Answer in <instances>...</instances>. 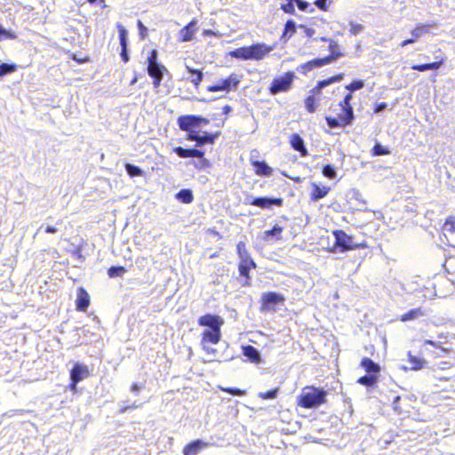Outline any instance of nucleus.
<instances>
[{
    "instance_id": "f257e3e1",
    "label": "nucleus",
    "mask_w": 455,
    "mask_h": 455,
    "mask_svg": "<svg viewBox=\"0 0 455 455\" xmlns=\"http://www.w3.org/2000/svg\"><path fill=\"white\" fill-rule=\"evenodd\" d=\"M326 395L327 392L323 388L307 386L302 389L298 404L307 409L316 408L325 403Z\"/></svg>"
},
{
    "instance_id": "f03ea898",
    "label": "nucleus",
    "mask_w": 455,
    "mask_h": 455,
    "mask_svg": "<svg viewBox=\"0 0 455 455\" xmlns=\"http://www.w3.org/2000/svg\"><path fill=\"white\" fill-rule=\"evenodd\" d=\"M272 47L267 46L264 44H255L251 46H243L237 48L229 52V55L235 59L243 60H262L268 52L272 51Z\"/></svg>"
},
{
    "instance_id": "7ed1b4c3",
    "label": "nucleus",
    "mask_w": 455,
    "mask_h": 455,
    "mask_svg": "<svg viewBox=\"0 0 455 455\" xmlns=\"http://www.w3.org/2000/svg\"><path fill=\"white\" fill-rule=\"evenodd\" d=\"M334 237H335V246L339 248V251L340 252H344L346 251L349 250H355V249H360V248H365L366 244L362 243H356L354 242V237L351 235H348L345 231L343 230H335L332 232Z\"/></svg>"
},
{
    "instance_id": "20e7f679",
    "label": "nucleus",
    "mask_w": 455,
    "mask_h": 455,
    "mask_svg": "<svg viewBox=\"0 0 455 455\" xmlns=\"http://www.w3.org/2000/svg\"><path fill=\"white\" fill-rule=\"evenodd\" d=\"M295 75L293 72L289 71L283 76L273 79L269 86V92L272 95H276L280 92H287L291 87Z\"/></svg>"
},
{
    "instance_id": "39448f33",
    "label": "nucleus",
    "mask_w": 455,
    "mask_h": 455,
    "mask_svg": "<svg viewBox=\"0 0 455 455\" xmlns=\"http://www.w3.org/2000/svg\"><path fill=\"white\" fill-rule=\"evenodd\" d=\"M177 123L180 130L190 132L199 128L202 124H208L209 120L200 116L186 115L180 116Z\"/></svg>"
},
{
    "instance_id": "423d86ee",
    "label": "nucleus",
    "mask_w": 455,
    "mask_h": 455,
    "mask_svg": "<svg viewBox=\"0 0 455 455\" xmlns=\"http://www.w3.org/2000/svg\"><path fill=\"white\" fill-rule=\"evenodd\" d=\"M244 204L246 205L257 206L261 209H270L274 205L282 206L283 199L267 196L254 197L252 196L248 195L244 199Z\"/></svg>"
},
{
    "instance_id": "0eeeda50",
    "label": "nucleus",
    "mask_w": 455,
    "mask_h": 455,
    "mask_svg": "<svg viewBox=\"0 0 455 455\" xmlns=\"http://www.w3.org/2000/svg\"><path fill=\"white\" fill-rule=\"evenodd\" d=\"M240 80L237 75L232 74L226 79L220 80L216 84L210 85L207 90L212 92H229L233 88H236Z\"/></svg>"
},
{
    "instance_id": "6e6552de",
    "label": "nucleus",
    "mask_w": 455,
    "mask_h": 455,
    "mask_svg": "<svg viewBox=\"0 0 455 455\" xmlns=\"http://www.w3.org/2000/svg\"><path fill=\"white\" fill-rule=\"evenodd\" d=\"M212 446V443L202 439H196L188 443L182 451L183 455H198L202 451Z\"/></svg>"
},
{
    "instance_id": "1a4fd4ad",
    "label": "nucleus",
    "mask_w": 455,
    "mask_h": 455,
    "mask_svg": "<svg viewBox=\"0 0 455 455\" xmlns=\"http://www.w3.org/2000/svg\"><path fill=\"white\" fill-rule=\"evenodd\" d=\"M431 27H432V25H430V24H422V23L417 24V26L411 31V37L408 38L406 40H403L401 43V46L404 47L408 44H413L414 42H416L418 39H419L423 36L428 34Z\"/></svg>"
},
{
    "instance_id": "9d476101",
    "label": "nucleus",
    "mask_w": 455,
    "mask_h": 455,
    "mask_svg": "<svg viewBox=\"0 0 455 455\" xmlns=\"http://www.w3.org/2000/svg\"><path fill=\"white\" fill-rule=\"evenodd\" d=\"M223 323V319L216 315L206 314L198 319L199 325L209 327V329L220 330Z\"/></svg>"
},
{
    "instance_id": "9b49d317",
    "label": "nucleus",
    "mask_w": 455,
    "mask_h": 455,
    "mask_svg": "<svg viewBox=\"0 0 455 455\" xmlns=\"http://www.w3.org/2000/svg\"><path fill=\"white\" fill-rule=\"evenodd\" d=\"M89 376L88 367L84 364L76 363L70 371V380L79 383Z\"/></svg>"
},
{
    "instance_id": "f8f14e48",
    "label": "nucleus",
    "mask_w": 455,
    "mask_h": 455,
    "mask_svg": "<svg viewBox=\"0 0 455 455\" xmlns=\"http://www.w3.org/2000/svg\"><path fill=\"white\" fill-rule=\"evenodd\" d=\"M443 232L449 244L455 247V217H450L445 220Z\"/></svg>"
},
{
    "instance_id": "ddd939ff",
    "label": "nucleus",
    "mask_w": 455,
    "mask_h": 455,
    "mask_svg": "<svg viewBox=\"0 0 455 455\" xmlns=\"http://www.w3.org/2000/svg\"><path fill=\"white\" fill-rule=\"evenodd\" d=\"M165 71V67L161 64L148 67V73L154 79L153 84L156 88H157L160 85L161 81L163 79L164 72Z\"/></svg>"
},
{
    "instance_id": "4468645a",
    "label": "nucleus",
    "mask_w": 455,
    "mask_h": 455,
    "mask_svg": "<svg viewBox=\"0 0 455 455\" xmlns=\"http://www.w3.org/2000/svg\"><path fill=\"white\" fill-rule=\"evenodd\" d=\"M175 154L181 158L196 157L202 158L204 152L196 148H183L181 147H176L173 148Z\"/></svg>"
},
{
    "instance_id": "2eb2a0df",
    "label": "nucleus",
    "mask_w": 455,
    "mask_h": 455,
    "mask_svg": "<svg viewBox=\"0 0 455 455\" xmlns=\"http://www.w3.org/2000/svg\"><path fill=\"white\" fill-rule=\"evenodd\" d=\"M290 143L291 148L299 152L301 156H307L308 152L305 146L304 140L298 133H292L290 138Z\"/></svg>"
},
{
    "instance_id": "dca6fc26",
    "label": "nucleus",
    "mask_w": 455,
    "mask_h": 455,
    "mask_svg": "<svg viewBox=\"0 0 455 455\" xmlns=\"http://www.w3.org/2000/svg\"><path fill=\"white\" fill-rule=\"evenodd\" d=\"M327 64H330V60L327 59H315L300 65L298 68V70L301 73L306 74L308 71L312 70L313 68H320Z\"/></svg>"
},
{
    "instance_id": "f3484780",
    "label": "nucleus",
    "mask_w": 455,
    "mask_h": 455,
    "mask_svg": "<svg viewBox=\"0 0 455 455\" xmlns=\"http://www.w3.org/2000/svg\"><path fill=\"white\" fill-rule=\"evenodd\" d=\"M261 299L264 307H269L283 302L284 297L282 294L270 291L263 293Z\"/></svg>"
},
{
    "instance_id": "a211bd4d",
    "label": "nucleus",
    "mask_w": 455,
    "mask_h": 455,
    "mask_svg": "<svg viewBox=\"0 0 455 455\" xmlns=\"http://www.w3.org/2000/svg\"><path fill=\"white\" fill-rule=\"evenodd\" d=\"M76 309L79 311H84L87 309L90 304V297L87 291L84 288H79L76 296Z\"/></svg>"
},
{
    "instance_id": "6ab92c4d",
    "label": "nucleus",
    "mask_w": 455,
    "mask_h": 455,
    "mask_svg": "<svg viewBox=\"0 0 455 455\" xmlns=\"http://www.w3.org/2000/svg\"><path fill=\"white\" fill-rule=\"evenodd\" d=\"M221 338L220 330L207 329L203 332L202 344L212 343L217 344Z\"/></svg>"
},
{
    "instance_id": "aec40b11",
    "label": "nucleus",
    "mask_w": 455,
    "mask_h": 455,
    "mask_svg": "<svg viewBox=\"0 0 455 455\" xmlns=\"http://www.w3.org/2000/svg\"><path fill=\"white\" fill-rule=\"evenodd\" d=\"M196 21L193 20L187 26L180 30V37L181 42H189L192 40L196 32Z\"/></svg>"
},
{
    "instance_id": "412c9836",
    "label": "nucleus",
    "mask_w": 455,
    "mask_h": 455,
    "mask_svg": "<svg viewBox=\"0 0 455 455\" xmlns=\"http://www.w3.org/2000/svg\"><path fill=\"white\" fill-rule=\"evenodd\" d=\"M251 164L255 168V173L259 176L268 177L272 174V168L264 161H252Z\"/></svg>"
},
{
    "instance_id": "4be33fe9",
    "label": "nucleus",
    "mask_w": 455,
    "mask_h": 455,
    "mask_svg": "<svg viewBox=\"0 0 455 455\" xmlns=\"http://www.w3.org/2000/svg\"><path fill=\"white\" fill-rule=\"evenodd\" d=\"M243 354L252 363H258L260 362L261 358L259 350L251 345L243 347Z\"/></svg>"
},
{
    "instance_id": "5701e85b",
    "label": "nucleus",
    "mask_w": 455,
    "mask_h": 455,
    "mask_svg": "<svg viewBox=\"0 0 455 455\" xmlns=\"http://www.w3.org/2000/svg\"><path fill=\"white\" fill-rule=\"evenodd\" d=\"M361 366L364 368L368 374H374L378 376L380 371L379 365L368 357L363 358Z\"/></svg>"
},
{
    "instance_id": "b1692460",
    "label": "nucleus",
    "mask_w": 455,
    "mask_h": 455,
    "mask_svg": "<svg viewBox=\"0 0 455 455\" xmlns=\"http://www.w3.org/2000/svg\"><path fill=\"white\" fill-rule=\"evenodd\" d=\"M251 267H256V264L251 259H245L243 260H240L239 273L242 276L249 278V271Z\"/></svg>"
},
{
    "instance_id": "393cba45",
    "label": "nucleus",
    "mask_w": 455,
    "mask_h": 455,
    "mask_svg": "<svg viewBox=\"0 0 455 455\" xmlns=\"http://www.w3.org/2000/svg\"><path fill=\"white\" fill-rule=\"evenodd\" d=\"M330 191V188L328 187H320L316 184H313V191L311 195V199L313 201H318L323 198L328 192Z\"/></svg>"
},
{
    "instance_id": "a878e982",
    "label": "nucleus",
    "mask_w": 455,
    "mask_h": 455,
    "mask_svg": "<svg viewBox=\"0 0 455 455\" xmlns=\"http://www.w3.org/2000/svg\"><path fill=\"white\" fill-rule=\"evenodd\" d=\"M443 65V61H435L431 63H426V64H419V65H413L411 67V69L417 70L419 72H424L427 70H437L441 68Z\"/></svg>"
},
{
    "instance_id": "bb28decb",
    "label": "nucleus",
    "mask_w": 455,
    "mask_h": 455,
    "mask_svg": "<svg viewBox=\"0 0 455 455\" xmlns=\"http://www.w3.org/2000/svg\"><path fill=\"white\" fill-rule=\"evenodd\" d=\"M187 70L190 73V82L196 86L198 87V85L201 84L204 78V74L202 71L198 69L192 68L188 66H186Z\"/></svg>"
},
{
    "instance_id": "cd10ccee",
    "label": "nucleus",
    "mask_w": 455,
    "mask_h": 455,
    "mask_svg": "<svg viewBox=\"0 0 455 455\" xmlns=\"http://www.w3.org/2000/svg\"><path fill=\"white\" fill-rule=\"evenodd\" d=\"M342 111L343 113L339 116L342 124L346 126L351 124L355 118L353 108L348 107L342 109Z\"/></svg>"
},
{
    "instance_id": "c85d7f7f",
    "label": "nucleus",
    "mask_w": 455,
    "mask_h": 455,
    "mask_svg": "<svg viewBox=\"0 0 455 455\" xmlns=\"http://www.w3.org/2000/svg\"><path fill=\"white\" fill-rule=\"evenodd\" d=\"M409 363L411 364L410 369L412 371H419L424 368L427 363L426 361L422 358L412 355L410 352L408 353Z\"/></svg>"
},
{
    "instance_id": "c756f323",
    "label": "nucleus",
    "mask_w": 455,
    "mask_h": 455,
    "mask_svg": "<svg viewBox=\"0 0 455 455\" xmlns=\"http://www.w3.org/2000/svg\"><path fill=\"white\" fill-rule=\"evenodd\" d=\"M329 49L331 52V55L325 57L324 59L329 60L330 63L336 60L339 57H340L342 55L341 52H339V44L334 41H331Z\"/></svg>"
},
{
    "instance_id": "7c9ffc66",
    "label": "nucleus",
    "mask_w": 455,
    "mask_h": 455,
    "mask_svg": "<svg viewBox=\"0 0 455 455\" xmlns=\"http://www.w3.org/2000/svg\"><path fill=\"white\" fill-rule=\"evenodd\" d=\"M176 198L184 204H189L193 201L194 196L190 189H181L176 194Z\"/></svg>"
},
{
    "instance_id": "2f4dec72",
    "label": "nucleus",
    "mask_w": 455,
    "mask_h": 455,
    "mask_svg": "<svg viewBox=\"0 0 455 455\" xmlns=\"http://www.w3.org/2000/svg\"><path fill=\"white\" fill-rule=\"evenodd\" d=\"M378 381V376L374 374H367L358 379L357 382L363 386L371 387Z\"/></svg>"
},
{
    "instance_id": "473e14b6",
    "label": "nucleus",
    "mask_w": 455,
    "mask_h": 455,
    "mask_svg": "<svg viewBox=\"0 0 455 455\" xmlns=\"http://www.w3.org/2000/svg\"><path fill=\"white\" fill-rule=\"evenodd\" d=\"M423 315H424V313L421 311L420 308H414V309H411L409 312L405 313L404 315H403L401 316V321L402 322L411 321V320L417 319Z\"/></svg>"
},
{
    "instance_id": "72a5a7b5",
    "label": "nucleus",
    "mask_w": 455,
    "mask_h": 455,
    "mask_svg": "<svg viewBox=\"0 0 455 455\" xmlns=\"http://www.w3.org/2000/svg\"><path fill=\"white\" fill-rule=\"evenodd\" d=\"M435 378L437 380L446 381L449 383L448 386L445 387V389H447V390L455 389V375L454 376L442 375V374H439L436 372L435 374Z\"/></svg>"
},
{
    "instance_id": "f704fd0d",
    "label": "nucleus",
    "mask_w": 455,
    "mask_h": 455,
    "mask_svg": "<svg viewBox=\"0 0 455 455\" xmlns=\"http://www.w3.org/2000/svg\"><path fill=\"white\" fill-rule=\"evenodd\" d=\"M119 32V40L121 48L128 47V31L126 28L120 23L116 24Z\"/></svg>"
},
{
    "instance_id": "c9c22d12",
    "label": "nucleus",
    "mask_w": 455,
    "mask_h": 455,
    "mask_svg": "<svg viewBox=\"0 0 455 455\" xmlns=\"http://www.w3.org/2000/svg\"><path fill=\"white\" fill-rule=\"evenodd\" d=\"M296 32V23L292 20H289L286 21L284 25V29L283 32V37L291 38L293 34Z\"/></svg>"
},
{
    "instance_id": "e433bc0d",
    "label": "nucleus",
    "mask_w": 455,
    "mask_h": 455,
    "mask_svg": "<svg viewBox=\"0 0 455 455\" xmlns=\"http://www.w3.org/2000/svg\"><path fill=\"white\" fill-rule=\"evenodd\" d=\"M340 79L341 76H336L329 79L320 81L318 82L317 86L313 90V92L319 93L323 88H325L326 86L334 82L339 81Z\"/></svg>"
},
{
    "instance_id": "4c0bfd02",
    "label": "nucleus",
    "mask_w": 455,
    "mask_h": 455,
    "mask_svg": "<svg viewBox=\"0 0 455 455\" xmlns=\"http://www.w3.org/2000/svg\"><path fill=\"white\" fill-rule=\"evenodd\" d=\"M219 133L212 134L207 132H204L203 134H200V142L199 147L204 146V144H212L215 139L218 137Z\"/></svg>"
},
{
    "instance_id": "58836bf2",
    "label": "nucleus",
    "mask_w": 455,
    "mask_h": 455,
    "mask_svg": "<svg viewBox=\"0 0 455 455\" xmlns=\"http://www.w3.org/2000/svg\"><path fill=\"white\" fill-rule=\"evenodd\" d=\"M125 171L131 177H139L143 174V171L139 166L132 164H125Z\"/></svg>"
},
{
    "instance_id": "ea45409f",
    "label": "nucleus",
    "mask_w": 455,
    "mask_h": 455,
    "mask_svg": "<svg viewBox=\"0 0 455 455\" xmlns=\"http://www.w3.org/2000/svg\"><path fill=\"white\" fill-rule=\"evenodd\" d=\"M124 273H126V268L120 266H113L108 270V275L111 278L122 276Z\"/></svg>"
},
{
    "instance_id": "a19ab883",
    "label": "nucleus",
    "mask_w": 455,
    "mask_h": 455,
    "mask_svg": "<svg viewBox=\"0 0 455 455\" xmlns=\"http://www.w3.org/2000/svg\"><path fill=\"white\" fill-rule=\"evenodd\" d=\"M283 228L278 225H275L271 229L265 231V238L269 236H276V239H281V233Z\"/></svg>"
},
{
    "instance_id": "79ce46f5",
    "label": "nucleus",
    "mask_w": 455,
    "mask_h": 455,
    "mask_svg": "<svg viewBox=\"0 0 455 455\" xmlns=\"http://www.w3.org/2000/svg\"><path fill=\"white\" fill-rule=\"evenodd\" d=\"M322 173L324 177L331 180L335 179L337 175L335 167L331 164H325L323 167Z\"/></svg>"
},
{
    "instance_id": "37998d69",
    "label": "nucleus",
    "mask_w": 455,
    "mask_h": 455,
    "mask_svg": "<svg viewBox=\"0 0 455 455\" xmlns=\"http://www.w3.org/2000/svg\"><path fill=\"white\" fill-rule=\"evenodd\" d=\"M16 70V65L14 64H8V63H2L0 65V77L11 74Z\"/></svg>"
},
{
    "instance_id": "c03bdc74",
    "label": "nucleus",
    "mask_w": 455,
    "mask_h": 455,
    "mask_svg": "<svg viewBox=\"0 0 455 455\" xmlns=\"http://www.w3.org/2000/svg\"><path fill=\"white\" fill-rule=\"evenodd\" d=\"M294 3L297 4L298 8L306 12L312 13L315 9L310 6V4L304 0H294Z\"/></svg>"
},
{
    "instance_id": "a18cd8bd",
    "label": "nucleus",
    "mask_w": 455,
    "mask_h": 455,
    "mask_svg": "<svg viewBox=\"0 0 455 455\" xmlns=\"http://www.w3.org/2000/svg\"><path fill=\"white\" fill-rule=\"evenodd\" d=\"M236 250H237V253L239 255L240 260H243L245 259H251L247 252L244 243L239 242L236 245Z\"/></svg>"
},
{
    "instance_id": "49530a36",
    "label": "nucleus",
    "mask_w": 455,
    "mask_h": 455,
    "mask_svg": "<svg viewBox=\"0 0 455 455\" xmlns=\"http://www.w3.org/2000/svg\"><path fill=\"white\" fill-rule=\"evenodd\" d=\"M279 389L275 388L267 392H260L259 396L265 400H273L276 398Z\"/></svg>"
},
{
    "instance_id": "de8ad7c7",
    "label": "nucleus",
    "mask_w": 455,
    "mask_h": 455,
    "mask_svg": "<svg viewBox=\"0 0 455 455\" xmlns=\"http://www.w3.org/2000/svg\"><path fill=\"white\" fill-rule=\"evenodd\" d=\"M306 108L308 112L314 113L316 110L315 99L314 96H308L305 100Z\"/></svg>"
},
{
    "instance_id": "09e8293b",
    "label": "nucleus",
    "mask_w": 455,
    "mask_h": 455,
    "mask_svg": "<svg viewBox=\"0 0 455 455\" xmlns=\"http://www.w3.org/2000/svg\"><path fill=\"white\" fill-rule=\"evenodd\" d=\"M325 120L330 128H337V127L344 126L342 124V122L339 119V116L338 118L326 116Z\"/></svg>"
},
{
    "instance_id": "8fccbe9b",
    "label": "nucleus",
    "mask_w": 455,
    "mask_h": 455,
    "mask_svg": "<svg viewBox=\"0 0 455 455\" xmlns=\"http://www.w3.org/2000/svg\"><path fill=\"white\" fill-rule=\"evenodd\" d=\"M364 86L363 80H354L351 84L346 86V89L350 92H355L362 89Z\"/></svg>"
},
{
    "instance_id": "3c124183",
    "label": "nucleus",
    "mask_w": 455,
    "mask_h": 455,
    "mask_svg": "<svg viewBox=\"0 0 455 455\" xmlns=\"http://www.w3.org/2000/svg\"><path fill=\"white\" fill-rule=\"evenodd\" d=\"M187 132H188L187 140H191V141H196V146L199 147L200 132L198 131H196V130H192V131Z\"/></svg>"
},
{
    "instance_id": "603ef678",
    "label": "nucleus",
    "mask_w": 455,
    "mask_h": 455,
    "mask_svg": "<svg viewBox=\"0 0 455 455\" xmlns=\"http://www.w3.org/2000/svg\"><path fill=\"white\" fill-rule=\"evenodd\" d=\"M372 152L374 156H385L388 154V150L379 143L373 147Z\"/></svg>"
},
{
    "instance_id": "864d4df0",
    "label": "nucleus",
    "mask_w": 455,
    "mask_h": 455,
    "mask_svg": "<svg viewBox=\"0 0 455 455\" xmlns=\"http://www.w3.org/2000/svg\"><path fill=\"white\" fill-rule=\"evenodd\" d=\"M156 64H159L157 62V51L152 50L148 57V67H152Z\"/></svg>"
},
{
    "instance_id": "5fc2aeb1",
    "label": "nucleus",
    "mask_w": 455,
    "mask_h": 455,
    "mask_svg": "<svg viewBox=\"0 0 455 455\" xmlns=\"http://www.w3.org/2000/svg\"><path fill=\"white\" fill-rule=\"evenodd\" d=\"M293 3H294L293 1H289V3H287L285 4H283L281 9L285 13H289V14L294 15L296 11H295V7H294Z\"/></svg>"
},
{
    "instance_id": "6e6d98bb",
    "label": "nucleus",
    "mask_w": 455,
    "mask_h": 455,
    "mask_svg": "<svg viewBox=\"0 0 455 455\" xmlns=\"http://www.w3.org/2000/svg\"><path fill=\"white\" fill-rule=\"evenodd\" d=\"M223 391L232 395H244V391L241 390L236 387H227V388H221Z\"/></svg>"
},
{
    "instance_id": "4d7b16f0",
    "label": "nucleus",
    "mask_w": 455,
    "mask_h": 455,
    "mask_svg": "<svg viewBox=\"0 0 455 455\" xmlns=\"http://www.w3.org/2000/svg\"><path fill=\"white\" fill-rule=\"evenodd\" d=\"M327 1L328 0H315L314 4L320 10L327 11V9H328Z\"/></svg>"
},
{
    "instance_id": "13d9d810",
    "label": "nucleus",
    "mask_w": 455,
    "mask_h": 455,
    "mask_svg": "<svg viewBox=\"0 0 455 455\" xmlns=\"http://www.w3.org/2000/svg\"><path fill=\"white\" fill-rule=\"evenodd\" d=\"M128 47H124V48H121V53H120V56L122 58V60L124 61V62H128L129 61V55H128Z\"/></svg>"
},
{
    "instance_id": "bf43d9fd",
    "label": "nucleus",
    "mask_w": 455,
    "mask_h": 455,
    "mask_svg": "<svg viewBox=\"0 0 455 455\" xmlns=\"http://www.w3.org/2000/svg\"><path fill=\"white\" fill-rule=\"evenodd\" d=\"M138 28L140 30V34L143 38L145 36V33L148 31L147 28L142 24L140 20H138Z\"/></svg>"
},
{
    "instance_id": "052dcab7",
    "label": "nucleus",
    "mask_w": 455,
    "mask_h": 455,
    "mask_svg": "<svg viewBox=\"0 0 455 455\" xmlns=\"http://www.w3.org/2000/svg\"><path fill=\"white\" fill-rule=\"evenodd\" d=\"M0 36H4L6 38H12L13 36L9 33L7 30H5L1 25H0Z\"/></svg>"
},
{
    "instance_id": "680f3d73",
    "label": "nucleus",
    "mask_w": 455,
    "mask_h": 455,
    "mask_svg": "<svg viewBox=\"0 0 455 455\" xmlns=\"http://www.w3.org/2000/svg\"><path fill=\"white\" fill-rule=\"evenodd\" d=\"M386 108H387V103L381 102L376 106L374 111H375V113H379V112L383 111Z\"/></svg>"
},
{
    "instance_id": "e2e57ef3",
    "label": "nucleus",
    "mask_w": 455,
    "mask_h": 455,
    "mask_svg": "<svg viewBox=\"0 0 455 455\" xmlns=\"http://www.w3.org/2000/svg\"><path fill=\"white\" fill-rule=\"evenodd\" d=\"M57 231H58V229H57L55 227H53V226H47V227H45V228H44V232H45V233L54 234V233H56Z\"/></svg>"
},
{
    "instance_id": "0e129e2a",
    "label": "nucleus",
    "mask_w": 455,
    "mask_h": 455,
    "mask_svg": "<svg viewBox=\"0 0 455 455\" xmlns=\"http://www.w3.org/2000/svg\"><path fill=\"white\" fill-rule=\"evenodd\" d=\"M144 263H147V258L145 257L137 258L135 260V264L138 266H143Z\"/></svg>"
},
{
    "instance_id": "69168bd1",
    "label": "nucleus",
    "mask_w": 455,
    "mask_h": 455,
    "mask_svg": "<svg viewBox=\"0 0 455 455\" xmlns=\"http://www.w3.org/2000/svg\"><path fill=\"white\" fill-rule=\"evenodd\" d=\"M203 348L208 354H214L216 352V349L207 347L205 344H203Z\"/></svg>"
},
{
    "instance_id": "338daca9",
    "label": "nucleus",
    "mask_w": 455,
    "mask_h": 455,
    "mask_svg": "<svg viewBox=\"0 0 455 455\" xmlns=\"http://www.w3.org/2000/svg\"><path fill=\"white\" fill-rule=\"evenodd\" d=\"M361 29H362V27L360 25H357V26H355V27L352 28L351 32L354 35H356L357 33L360 32Z\"/></svg>"
},
{
    "instance_id": "774afa93",
    "label": "nucleus",
    "mask_w": 455,
    "mask_h": 455,
    "mask_svg": "<svg viewBox=\"0 0 455 455\" xmlns=\"http://www.w3.org/2000/svg\"><path fill=\"white\" fill-rule=\"evenodd\" d=\"M140 387L138 384L134 383V384L132 386V392H134V393L138 394V393L140 392Z\"/></svg>"
}]
</instances>
